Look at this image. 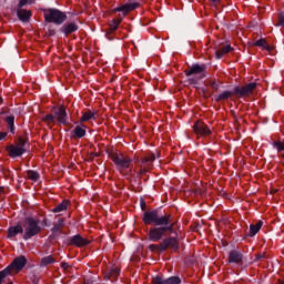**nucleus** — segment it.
<instances>
[{
  "label": "nucleus",
  "mask_w": 284,
  "mask_h": 284,
  "mask_svg": "<svg viewBox=\"0 0 284 284\" xmlns=\"http://www.w3.org/2000/svg\"><path fill=\"white\" fill-rule=\"evenodd\" d=\"M165 232H174V224L172 223V220H168L166 224H160L156 227L150 229L149 240L156 243L165 236Z\"/></svg>",
  "instance_id": "1"
},
{
  "label": "nucleus",
  "mask_w": 284,
  "mask_h": 284,
  "mask_svg": "<svg viewBox=\"0 0 284 284\" xmlns=\"http://www.w3.org/2000/svg\"><path fill=\"white\" fill-rule=\"evenodd\" d=\"M186 77H189V83L191 85H196L201 79H205V65L193 64L189 70L185 71Z\"/></svg>",
  "instance_id": "2"
},
{
  "label": "nucleus",
  "mask_w": 284,
  "mask_h": 284,
  "mask_svg": "<svg viewBox=\"0 0 284 284\" xmlns=\"http://www.w3.org/2000/svg\"><path fill=\"white\" fill-rule=\"evenodd\" d=\"M171 220H172V216L170 215L159 216L158 211H149V212H145L143 215V221L145 225H152V223H154V225L156 226L168 225V221H171Z\"/></svg>",
  "instance_id": "3"
},
{
  "label": "nucleus",
  "mask_w": 284,
  "mask_h": 284,
  "mask_svg": "<svg viewBox=\"0 0 284 284\" xmlns=\"http://www.w3.org/2000/svg\"><path fill=\"white\" fill-rule=\"evenodd\" d=\"M23 230H24V241L32 239V236H37L39 232H41V226L39 222L33 217H27L23 222Z\"/></svg>",
  "instance_id": "4"
},
{
  "label": "nucleus",
  "mask_w": 284,
  "mask_h": 284,
  "mask_svg": "<svg viewBox=\"0 0 284 284\" xmlns=\"http://www.w3.org/2000/svg\"><path fill=\"white\" fill-rule=\"evenodd\" d=\"M44 19L48 23H55V26H61L68 19L64 12L59 11V9H48L44 11Z\"/></svg>",
  "instance_id": "5"
},
{
  "label": "nucleus",
  "mask_w": 284,
  "mask_h": 284,
  "mask_svg": "<svg viewBox=\"0 0 284 284\" xmlns=\"http://www.w3.org/2000/svg\"><path fill=\"white\" fill-rule=\"evenodd\" d=\"M170 247L171 250H179V241L175 237L165 239L161 244H151L149 250L151 252H165Z\"/></svg>",
  "instance_id": "6"
},
{
  "label": "nucleus",
  "mask_w": 284,
  "mask_h": 284,
  "mask_svg": "<svg viewBox=\"0 0 284 284\" xmlns=\"http://www.w3.org/2000/svg\"><path fill=\"white\" fill-rule=\"evenodd\" d=\"M7 150L11 159H17V156H21L26 152V140L20 139L16 145H10L7 148Z\"/></svg>",
  "instance_id": "7"
},
{
  "label": "nucleus",
  "mask_w": 284,
  "mask_h": 284,
  "mask_svg": "<svg viewBox=\"0 0 284 284\" xmlns=\"http://www.w3.org/2000/svg\"><path fill=\"white\" fill-rule=\"evenodd\" d=\"M113 163L116 165L118 170H128L130 168V163H132V159L124 154H115L112 156Z\"/></svg>",
  "instance_id": "8"
},
{
  "label": "nucleus",
  "mask_w": 284,
  "mask_h": 284,
  "mask_svg": "<svg viewBox=\"0 0 284 284\" xmlns=\"http://www.w3.org/2000/svg\"><path fill=\"white\" fill-rule=\"evenodd\" d=\"M136 8H139L138 2L129 1L118 8H114L113 12H122L123 17H125L129 12H132V10H136Z\"/></svg>",
  "instance_id": "9"
},
{
  "label": "nucleus",
  "mask_w": 284,
  "mask_h": 284,
  "mask_svg": "<svg viewBox=\"0 0 284 284\" xmlns=\"http://www.w3.org/2000/svg\"><path fill=\"white\" fill-rule=\"evenodd\" d=\"M256 90V82L248 83L244 87H237L235 88V94L239 97H248V94H252Z\"/></svg>",
  "instance_id": "10"
},
{
  "label": "nucleus",
  "mask_w": 284,
  "mask_h": 284,
  "mask_svg": "<svg viewBox=\"0 0 284 284\" xmlns=\"http://www.w3.org/2000/svg\"><path fill=\"white\" fill-rule=\"evenodd\" d=\"M193 130L195 134H197V136H210V134H212V131L210 130V128H207V125L201 121H197L193 125Z\"/></svg>",
  "instance_id": "11"
},
{
  "label": "nucleus",
  "mask_w": 284,
  "mask_h": 284,
  "mask_svg": "<svg viewBox=\"0 0 284 284\" xmlns=\"http://www.w3.org/2000/svg\"><path fill=\"white\" fill-rule=\"evenodd\" d=\"M153 284H181V277L179 276H172L166 280H163L161 276H155L152 280Z\"/></svg>",
  "instance_id": "12"
},
{
  "label": "nucleus",
  "mask_w": 284,
  "mask_h": 284,
  "mask_svg": "<svg viewBox=\"0 0 284 284\" xmlns=\"http://www.w3.org/2000/svg\"><path fill=\"white\" fill-rule=\"evenodd\" d=\"M70 243L75 245V247H85V245H90V240L78 234L70 239Z\"/></svg>",
  "instance_id": "13"
},
{
  "label": "nucleus",
  "mask_w": 284,
  "mask_h": 284,
  "mask_svg": "<svg viewBox=\"0 0 284 284\" xmlns=\"http://www.w3.org/2000/svg\"><path fill=\"white\" fill-rule=\"evenodd\" d=\"M121 21H123V18L112 20V22L110 23V27L105 32V37L109 41H112V38L110 37V34H112V33L116 32V30H119V26H121Z\"/></svg>",
  "instance_id": "14"
},
{
  "label": "nucleus",
  "mask_w": 284,
  "mask_h": 284,
  "mask_svg": "<svg viewBox=\"0 0 284 284\" xmlns=\"http://www.w3.org/2000/svg\"><path fill=\"white\" fill-rule=\"evenodd\" d=\"M155 160H156V156H154V154H151V155H148L146 158H144L141 161L142 166L140 169V174H145V172H148L150 170V163H152Z\"/></svg>",
  "instance_id": "15"
},
{
  "label": "nucleus",
  "mask_w": 284,
  "mask_h": 284,
  "mask_svg": "<svg viewBox=\"0 0 284 284\" xmlns=\"http://www.w3.org/2000/svg\"><path fill=\"white\" fill-rule=\"evenodd\" d=\"M55 118L62 125L68 124V112H65V108L60 106L55 112Z\"/></svg>",
  "instance_id": "16"
},
{
  "label": "nucleus",
  "mask_w": 284,
  "mask_h": 284,
  "mask_svg": "<svg viewBox=\"0 0 284 284\" xmlns=\"http://www.w3.org/2000/svg\"><path fill=\"white\" fill-rule=\"evenodd\" d=\"M77 30H79V26H77L74 22L67 23L61 28V32H63V34L67 37L68 34H72V32H77Z\"/></svg>",
  "instance_id": "17"
},
{
  "label": "nucleus",
  "mask_w": 284,
  "mask_h": 284,
  "mask_svg": "<svg viewBox=\"0 0 284 284\" xmlns=\"http://www.w3.org/2000/svg\"><path fill=\"white\" fill-rule=\"evenodd\" d=\"M83 136H85V126L77 125L71 132L72 139H83Z\"/></svg>",
  "instance_id": "18"
},
{
  "label": "nucleus",
  "mask_w": 284,
  "mask_h": 284,
  "mask_svg": "<svg viewBox=\"0 0 284 284\" xmlns=\"http://www.w3.org/2000/svg\"><path fill=\"white\" fill-rule=\"evenodd\" d=\"M243 254L239 251H232L229 255L230 263H242Z\"/></svg>",
  "instance_id": "19"
},
{
  "label": "nucleus",
  "mask_w": 284,
  "mask_h": 284,
  "mask_svg": "<svg viewBox=\"0 0 284 284\" xmlns=\"http://www.w3.org/2000/svg\"><path fill=\"white\" fill-rule=\"evenodd\" d=\"M99 116V112L97 111H87L82 114L81 122L85 123V121H94Z\"/></svg>",
  "instance_id": "20"
},
{
  "label": "nucleus",
  "mask_w": 284,
  "mask_h": 284,
  "mask_svg": "<svg viewBox=\"0 0 284 284\" xmlns=\"http://www.w3.org/2000/svg\"><path fill=\"white\" fill-rule=\"evenodd\" d=\"M17 234H23V226L17 225V226H11L9 229V233H8L9 239H14Z\"/></svg>",
  "instance_id": "21"
},
{
  "label": "nucleus",
  "mask_w": 284,
  "mask_h": 284,
  "mask_svg": "<svg viewBox=\"0 0 284 284\" xmlns=\"http://www.w3.org/2000/svg\"><path fill=\"white\" fill-rule=\"evenodd\" d=\"M227 52H232V45H230V44H226V45L220 48L216 51V58L222 59V57H225V54H227Z\"/></svg>",
  "instance_id": "22"
},
{
  "label": "nucleus",
  "mask_w": 284,
  "mask_h": 284,
  "mask_svg": "<svg viewBox=\"0 0 284 284\" xmlns=\"http://www.w3.org/2000/svg\"><path fill=\"white\" fill-rule=\"evenodd\" d=\"M261 227H263V222H257L255 225L252 224L250 226L248 235L256 236V234H258V232L261 231Z\"/></svg>",
  "instance_id": "23"
},
{
  "label": "nucleus",
  "mask_w": 284,
  "mask_h": 284,
  "mask_svg": "<svg viewBox=\"0 0 284 284\" xmlns=\"http://www.w3.org/2000/svg\"><path fill=\"white\" fill-rule=\"evenodd\" d=\"M17 14L20 21H28V19H30L31 16L30 11L26 9H19Z\"/></svg>",
  "instance_id": "24"
},
{
  "label": "nucleus",
  "mask_w": 284,
  "mask_h": 284,
  "mask_svg": "<svg viewBox=\"0 0 284 284\" xmlns=\"http://www.w3.org/2000/svg\"><path fill=\"white\" fill-rule=\"evenodd\" d=\"M70 204V202L68 201H63L61 202L58 206H55L52 212L54 213H59V212H65V210H68V205Z\"/></svg>",
  "instance_id": "25"
},
{
  "label": "nucleus",
  "mask_w": 284,
  "mask_h": 284,
  "mask_svg": "<svg viewBox=\"0 0 284 284\" xmlns=\"http://www.w3.org/2000/svg\"><path fill=\"white\" fill-rule=\"evenodd\" d=\"M121 273V271L119 270V267L114 266L113 268L110 270V272L105 275V278L108 281H110V278H116V276H119V274Z\"/></svg>",
  "instance_id": "26"
},
{
  "label": "nucleus",
  "mask_w": 284,
  "mask_h": 284,
  "mask_svg": "<svg viewBox=\"0 0 284 284\" xmlns=\"http://www.w3.org/2000/svg\"><path fill=\"white\" fill-rule=\"evenodd\" d=\"M7 125H9L10 132L14 133V115H8L4 119Z\"/></svg>",
  "instance_id": "27"
},
{
  "label": "nucleus",
  "mask_w": 284,
  "mask_h": 284,
  "mask_svg": "<svg viewBox=\"0 0 284 284\" xmlns=\"http://www.w3.org/2000/svg\"><path fill=\"white\" fill-rule=\"evenodd\" d=\"M52 263H54V257H52V255H49L41 260L40 265L41 267H47V265H52Z\"/></svg>",
  "instance_id": "28"
},
{
  "label": "nucleus",
  "mask_w": 284,
  "mask_h": 284,
  "mask_svg": "<svg viewBox=\"0 0 284 284\" xmlns=\"http://www.w3.org/2000/svg\"><path fill=\"white\" fill-rule=\"evenodd\" d=\"M42 121L44 123H48L49 125H52V123H54V121H57V118L52 114H48L42 118Z\"/></svg>",
  "instance_id": "29"
},
{
  "label": "nucleus",
  "mask_w": 284,
  "mask_h": 284,
  "mask_svg": "<svg viewBox=\"0 0 284 284\" xmlns=\"http://www.w3.org/2000/svg\"><path fill=\"white\" fill-rule=\"evenodd\" d=\"M230 97H232V92L224 91L215 99V101H224L225 99H230Z\"/></svg>",
  "instance_id": "30"
},
{
  "label": "nucleus",
  "mask_w": 284,
  "mask_h": 284,
  "mask_svg": "<svg viewBox=\"0 0 284 284\" xmlns=\"http://www.w3.org/2000/svg\"><path fill=\"white\" fill-rule=\"evenodd\" d=\"M27 176L31 181H39V173L37 171H28Z\"/></svg>",
  "instance_id": "31"
},
{
  "label": "nucleus",
  "mask_w": 284,
  "mask_h": 284,
  "mask_svg": "<svg viewBox=\"0 0 284 284\" xmlns=\"http://www.w3.org/2000/svg\"><path fill=\"white\" fill-rule=\"evenodd\" d=\"M255 45H257L258 48H264L265 50H270V45H267V42L263 39L257 40L255 42Z\"/></svg>",
  "instance_id": "32"
},
{
  "label": "nucleus",
  "mask_w": 284,
  "mask_h": 284,
  "mask_svg": "<svg viewBox=\"0 0 284 284\" xmlns=\"http://www.w3.org/2000/svg\"><path fill=\"white\" fill-rule=\"evenodd\" d=\"M63 227V220H59L58 223L53 226V232H59Z\"/></svg>",
  "instance_id": "33"
},
{
  "label": "nucleus",
  "mask_w": 284,
  "mask_h": 284,
  "mask_svg": "<svg viewBox=\"0 0 284 284\" xmlns=\"http://www.w3.org/2000/svg\"><path fill=\"white\" fill-rule=\"evenodd\" d=\"M274 148H276L277 152L284 151V143L283 142H275Z\"/></svg>",
  "instance_id": "34"
},
{
  "label": "nucleus",
  "mask_w": 284,
  "mask_h": 284,
  "mask_svg": "<svg viewBox=\"0 0 284 284\" xmlns=\"http://www.w3.org/2000/svg\"><path fill=\"white\" fill-rule=\"evenodd\" d=\"M34 0H20L19 8H23V6H28V3H33Z\"/></svg>",
  "instance_id": "35"
},
{
  "label": "nucleus",
  "mask_w": 284,
  "mask_h": 284,
  "mask_svg": "<svg viewBox=\"0 0 284 284\" xmlns=\"http://www.w3.org/2000/svg\"><path fill=\"white\" fill-rule=\"evenodd\" d=\"M277 26H284V16H280Z\"/></svg>",
  "instance_id": "36"
},
{
  "label": "nucleus",
  "mask_w": 284,
  "mask_h": 284,
  "mask_svg": "<svg viewBox=\"0 0 284 284\" xmlns=\"http://www.w3.org/2000/svg\"><path fill=\"white\" fill-rule=\"evenodd\" d=\"M6 136H8V133L0 132V141H3V139H6Z\"/></svg>",
  "instance_id": "37"
},
{
  "label": "nucleus",
  "mask_w": 284,
  "mask_h": 284,
  "mask_svg": "<svg viewBox=\"0 0 284 284\" xmlns=\"http://www.w3.org/2000/svg\"><path fill=\"white\" fill-rule=\"evenodd\" d=\"M61 267H62L63 270H68V267H70V265H69L68 263L63 262V263L61 264Z\"/></svg>",
  "instance_id": "38"
},
{
  "label": "nucleus",
  "mask_w": 284,
  "mask_h": 284,
  "mask_svg": "<svg viewBox=\"0 0 284 284\" xmlns=\"http://www.w3.org/2000/svg\"><path fill=\"white\" fill-rule=\"evenodd\" d=\"M3 194V187H0V196Z\"/></svg>",
  "instance_id": "39"
},
{
  "label": "nucleus",
  "mask_w": 284,
  "mask_h": 284,
  "mask_svg": "<svg viewBox=\"0 0 284 284\" xmlns=\"http://www.w3.org/2000/svg\"><path fill=\"white\" fill-rule=\"evenodd\" d=\"M280 284H284V282H281Z\"/></svg>",
  "instance_id": "40"
}]
</instances>
